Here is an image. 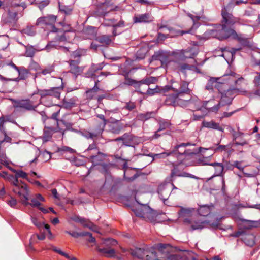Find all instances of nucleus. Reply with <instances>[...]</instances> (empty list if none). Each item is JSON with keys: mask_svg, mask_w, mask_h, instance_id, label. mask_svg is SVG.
I'll return each instance as SVG.
<instances>
[{"mask_svg": "<svg viewBox=\"0 0 260 260\" xmlns=\"http://www.w3.org/2000/svg\"><path fill=\"white\" fill-rule=\"evenodd\" d=\"M222 24L216 30L212 31V35L219 40L226 39L229 38L239 40L240 37L239 35L234 29L231 28L234 24L239 22V19L228 12L225 9L222 11Z\"/></svg>", "mask_w": 260, "mask_h": 260, "instance_id": "nucleus-1", "label": "nucleus"}, {"mask_svg": "<svg viewBox=\"0 0 260 260\" xmlns=\"http://www.w3.org/2000/svg\"><path fill=\"white\" fill-rule=\"evenodd\" d=\"M164 245H161L158 251L153 247H146L145 248H136L131 250V253L134 256L146 260H168L170 259L169 252Z\"/></svg>", "mask_w": 260, "mask_h": 260, "instance_id": "nucleus-2", "label": "nucleus"}, {"mask_svg": "<svg viewBox=\"0 0 260 260\" xmlns=\"http://www.w3.org/2000/svg\"><path fill=\"white\" fill-rule=\"evenodd\" d=\"M194 211L193 208H182L179 212V217L183 220L184 223L190 224L193 230L203 229L205 224L204 221L197 222L193 220L192 213Z\"/></svg>", "mask_w": 260, "mask_h": 260, "instance_id": "nucleus-3", "label": "nucleus"}, {"mask_svg": "<svg viewBox=\"0 0 260 260\" xmlns=\"http://www.w3.org/2000/svg\"><path fill=\"white\" fill-rule=\"evenodd\" d=\"M138 203V206L133 209L136 216L149 220L152 219L155 215V211L146 204Z\"/></svg>", "mask_w": 260, "mask_h": 260, "instance_id": "nucleus-4", "label": "nucleus"}, {"mask_svg": "<svg viewBox=\"0 0 260 260\" xmlns=\"http://www.w3.org/2000/svg\"><path fill=\"white\" fill-rule=\"evenodd\" d=\"M14 193L19 195L22 199L23 204H28L29 190L27 186L21 181L16 184L13 188Z\"/></svg>", "mask_w": 260, "mask_h": 260, "instance_id": "nucleus-5", "label": "nucleus"}, {"mask_svg": "<svg viewBox=\"0 0 260 260\" xmlns=\"http://www.w3.org/2000/svg\"><path fill=\"white\" fill-rule=\"evenodd\" d=\"M172 189H176L173 183L161 184L158 188V193L161 200H166L169 197Z\"/></svg>", "mask_w": 260, "mask_h": 260, "instance_id": "nucleus-6", "label": "nucleus"}, {"mask_svg": "<svg viewBox=\"0 0 260 260\" xmlns=\"http://www.w3.org/2000/svg\"><path fill=\"white\" fill-rule=\"evenodd\" d=\"M56 16L50 15L46 17H40L38 19L37 24L38 25H51L52 31H57V29L54 27L53 24L56 22Z\"/></svg>", "mask_w": 260, "mask_h": 260, "instance_id": "nucleus-7", "label": "nucleus"}, {"mask_svg": "<svg viewBox=\"0 0 260 260\" xmlns=\"http://www.w3.org/2000/svg\"><path fill=\"white\" fill-rule=\"evenodd\" d=\"M107 122L110 123L109 126L110 129L113 133L118 134L122 128V125L119 122V121L113 118H110L107 121Z\"/></svg>", "mask_w": 260, "mask_h": 260, "instance_id": "nucleus-8", "label": "nucleus"}, {"mask_svg": "<svg viewBox=\"0 0 260 260\" xmlns=\"http://www.w3.org/2000/svg\"><path fill=\"white\" fill-rule=\"evenodd\" d=\"M16 108H23L27 110H32L37 107L34 106L32 103L28 100H21L16 102L15 105Z\"/></svg>", "mask_w": 260, "mask_h": 260, "instance_id": "nucleus-9", "label": "nucleus"}, {"mask_svg": "<svg viewBox=\"0 0 260 260\" xmlns=\"http://www.w3.org/2000/svg\"><path fill=\"white\" fill-rule=\"evenodd\" d=\"M220 78H211L207 83L206 89L208 90H213L214 88H217L219 90V88L221 86V83L219 81Z\"/></svg>", "mask_w": 260, "mask_h": 260, "instance_id": "nucleus-10", "label": "nucleus"}, {"mask_svg": "<svg viewBox=\"0 0 260 260\" xmlns=\"http://www.w3.org/2000/svg\"><path fill=\"white\" fill-rule=\"evenodd\" d=\"M133 19L135 23L149 22L153 20L152 17L148 14L135 16Z\"/></svg>", "mask_w": 260, "mask_h": 260, "instance_id": "nucleus-11", "label": "nucleus"}, {"mask_svg": "<svg viewBox=\"0 0 260 260\" xmlns=\"http://www.w3.org/2000/svg\"><path fill=\"white\" fill-rule=\"evenodd\" d=\"M231 102L232 99L231 98H228L227 96L222 94L220 102L216 106L211 108V110L212 111H216L219 109L220 105L224 106L226 104L229 105L231 103Z\"/></svg>", "mask_w": 260, "mask_h": 260, "instance_id": "nucleus-12", "label": "nucleus"}, {"mask_svg": "<svg viewBox=\"0 0 260 260\" xmlns=\"http://www.w3.org/2000/svg\"><path fill=\"white\" fill-rule=\"evenodd\" d=\"M202 125L204 127H205L207 128L217 129V130H219L221 132L223 131V129L221 126H220V125L218 123H216L213 121H204L202 122Z\"/></svg>", "mask_w": 260, "mask_h": 260, "instance_id": "nucleus-13", "label": "nucleus"}, {"mask_svg": "<svg viewBox=\"0 0 260 260\" xmlns=\"http://www.w3.org/2000/svg\"><path fill=\"white\" fill-rule=\"evenodd\" d=\"M198 53L197 49L192 48L189 49L182 50L181 51V57L184 58H192Z\"/></svg>", "mask_w": 260, "mask_h": 260, "instance_id": "nucleus-14", "label": "nucleus"}, {"mask_svg": "<svg viewBox=\"0 0 260 260\" xmlns=\"http://www.w3.org/2000/svg\"><path fill=\"white\" fill-rule=\"evenodd\" d=\"M210 165L214 167V176H220L222 174L224 170V167L222 164L219 162H214L211 163Z\"/></svg>", "mask_w": 260, "mask_h": 260, "instance_id": "nucleus-15", "label": "nucleus"}, {"mask_svg": "<svg viewBox=\"0 0 260 260\" xmlns=\"http://www.w3.org/2000/svg\"><path fill=\"white\" fill-rule=\"evenodd\" d=\"M237 50H238V49L232 48L231 51H228L225 49L222 50V54L221 56L223 57L227 62H229L230 59L233 58L235 53Z\"/></svg>", "mask_w": 260, "mask_h": 260, "instance_id": "nucleus-16", "label": "nucleus"}, {"mask_svg": "<svg viewBox=\"0 0 260 260\" xmlns=\"http://www.w3.org/2000/svg\"><path fill=\"white\" fill-rule=\"evenodd\" d=\"M71 71L76 75H78L82 73L83 69L76 66L75 61L72 60L70 62Z\"/></svg>", "mask_w": 260, "mask_h": 260, "instance_id": "nucleus-17", "label": "nucleus"}, {"mask_svg": "<svg viewBox=\"0 0 260 260\" xmlns=\"http://www.w3.org/2000/svg\"><path fill=\"white\" fill-rule=\"evenodd\" d=\"M98 251L107 257H113L115 253V250L112 248H99Z\"/></svg>", "mask_w": 260, "mask_h": 260, "instance_id": "nucleus-18", "label": "nucleus"}, {"mask_svg": "<svg viewBox=\"0 0 260 260\" xmlns=\"http://www.w3.org/2000/svg\"><path fill=\"white\" fill-rule=\"evenodd\" d=\"M105 25L107 26H112L113 27V34L114 36H116L117 33L116 32V29L119 27H123V22H119L118 24H114L112 20H108L105 22Z\"/></svg>", "mask_w": 260, "mask_h": 260, "instance_id": "nucleus-19", "label": "nucleus"}, {"mask_svg": "<svg viewBox=\"0 0 260 260\" xmlns=\"http://www.w3.org/2000/svg\"><path fill=\"white\" fill-rule=\"evenodd\" d=\"M211 211V209L209 206L204 205L200 207L198 210L199 214L201 216H206L208 215Z\"/></svg>", "mask_w": 260, "mask_h": 260, "instance_id": "nucleus-20", "label": "nucleus"}, {"mask_svg": "<svg viewBox=\"0 0 260 260\" xmlns=\"http://www.w3.org/2000/svg\"><path fill=\"white\" fill-rule=\"evenodd\" d=\"M53 134V131L50 128H46L45 129L43 136V140L44 142H47L51 138Z\"/></svg>", "mask_w": 260, "mask_h": 260, "instance_id": "nucleus-21", "label": "nucleus"}, {"mask_svg": "<svg viewBox=\"0 0 260 260\" xmlns=\"http://www.w3.org/2000/svg\"><path fill=\"white\" fill-rule=\"evenodd\" d=\"M254 236L252 235H248L244 238L245 244L249 246H252L254 243Z\"/></svg>", "mask_w": 260, "mask_h": 260, "instance_id": "nucleus-22", "label": "nucleus"}, {"mask_svg": "<svg viewBox=\"0 0 260 260\" xmlns=\"http://www.w3.org/2000/svg\"><path fill=\"white\" fill-rule=\"evenodd\" d=\"M125 84L128 85H133L135 87H139L141 86V82L136 81L130 78L125 79Z\"/></svg>", "mask_w": 260, "mask_h": 260, "instance_id": "nucleus-23", "label": "nucleus"}, {"mask_svg": "<svg viewBox=\"0 0 260 260\" xmlns=\"http://www.w3.org/2000/svg\"><path fill=\"white\" fill-rule=\"evenodd\" d=\"M157 81V79L154 77H150L146 79H144L141 81V85L142 84L149 85L150 84L154 83Z\"/></svg>", "mask_w": 260, "mask_h": 260, "instance_id": "nucleus-24", "label": "nucleus"}, {"mask_svg": "<svg viewBox=\"0 0 260 260\" xmlns=\"http://www.w3.org/2000/svg\"><path fill=\"white\" fill-rule=\"evenodd\" d=\"M79 223H80L85 227H88L89 228L91 229L92 230L95 231V226L92 225L90 222L84 218H81Z\"/></svg>", "mask_w": 260, "mask_h": 260, "instance_id": "nucleus-25", "label": "nucleus"}, {"mask_svg": "<svg viewBox=\"0 0 260 260\" xmlns=\"http://www.w3.org/2000/svg\"><path fill=\"white\" fill-rule=\"evenodd\" d=\"M169 125V123L166 122H162L160 124V126L158 131L155 133V134L153 136V138L156 139L159 137L160 135L158 134V133L162 130L165 129L166 128L168 127Z\"/></svg>", "mask_w": 260, "mask_h": 260, "instance_id": "nucleus-26", "label": "nucleus"}, {"mask_svg": "<svg viewBox=\"0 0 260 260\" xmlns=\"http://www.w3.org/2000/svg\"><path fill=\"white\" fill-rule=\"evenodd\" d=\"M48 249H51L53 251L59 254L60 255L63 256L64 257H66L68 255V253L62 251L60 249L57 248V247H55L52 245H50V247L49 248H47Z\"/></svg>", "mask_w": 260, "mask_h": 260, "instance_id": "nucleus-27", "label": "nucleus"}, {"mask_svg": "<svg viewBox=\"0 0 260 260\" xmlns=\"http://www.w3.org/2000/svg\"><path fill=\"white\" fill-rule=\"evenodd\" d=\"M6 179L8 180L9 181H10L14 186V187L17 184L19 183V181L17 179L16 176L15 177L13 175H8L7 174V175L5 178Z\"/></svg>", "mask_w": 260, "mask_h": 260, "instance_id": "nucleus-28", "label": "nucleus"}, {"mask_svg": "<svg viewBox=\"0 0 260 260\" xmlns=\"http://www.w3.org/2000/svg\"><path fill=\"white\" fill-rule=\"evenodd\" d=\"M66 233H68V234L70 235L72 237L74 238H78L79 237H82V236H85L88 234V232H71L69 231H66Z\"/></svg>", "mask_w": 260, "mask_h": 260, "instance_id": "nucleus-29", "label": "nucleus"}, {"mask_svg": "<svg viewBox=\"0 0 260 260\" xmlns=\"http://www.w3.org/2000/svg\"><path fill=\"white\" fill-rule=\"evenodd\" d=\"M14 172L16 173V176L17 178L18 179L19 177L27 179V174L25 172H23V171L19 170V171H16L15 170H12Z\"/></svg>", "mask_w": 260, "mask_h": 260, "instance_id": "nucleus-30", "label": "nucleus"}, {"mask_svg": "<svg viewBox=\"0 0 260 260\" xmlns=\"http://www.w3.org/2000/svg\"><path fill=\"white\" fill-rule=\"evenodd\" d=\"M50 96H54L57 99L59 98L60 95V91L59 88H53L50 89Z\"/></svg>", "mask_w": 260, "mask_h": 260, "instance_id": "nucleus-31", "label": "nucleus"}, {"mask_svg": "<svg viewBox=\"0 0 260 260\" xmlns=\"http://www.w3.org/2000/svg\"><path fill=\"white\" fill-rule=\"evenodd\" d=\"M173 153H167V152H163L159 154H155L153 155V159H159V158H164L167 157L168 156L171 155Z\"/></svg>", "mask_w": 260, "mask_h": 260, "instance_id": "nucleus-32", "label": "nucleus"}, {"mask_svg": "<svg viewBox=\"0 0 260 260\" xmlns=\"http://www.w3.org/2000/svg\"><path fill=\"white\" fill-rule=\"evenodd\" d=\"M104 244L107 246H114L117 244V242L113 239L109 238L104 241Z\"/></svg>", "mask_w": 260, "mask_h": 260, "instance_id": "nucleus-33", "label": "nucleus"}, {"mask_svg": "<svg viewBox=\"0 0 260 260\" xmlns=\"http://www.w3.org/2000/svg\"><path fill=\"white\" fill-rule=\"evenodd\" d=\"M99 41L101 43L109 44L111 41L108 36H103L99 39Z\"/></svg>", "mask_w": 260, "mask_h": 260, "instance_id": "nucleus-34", "label": "nucleus"}, {"mask_svg": "<svg viewBox=\"0 0 260 260\" xmlns=\"http://www.w3.org/2000/svg\"><path fill=\"white\" fill-rule=\"evenodd\" d=\"M154 115L153 112H148L146 114H142L140 115V117L142 120H147L152 117Z\"/></svg>", "mask_w": 260, "mask_h": 260, "instance_id": "nucleus-35", "label": "nucleus"}, {"mask_svg": "<svg viewBox=\"0 0 260 260\" xmlns=\"http://www.w3.org/2000/svg\"><path fill=\"white\" fill-rule=\"evenodd\" d=\"M158 92L159 89L158 88V86H156V87L154 89L148 88L146 93L149 95H153L154 94L158 93Z\"/></svg>", "mask_w": 260, "mask_h": 260, "instance_id": "nucleus-36", "label": "nucleus"}, {"mask_svg": "<svg viewBox=\"0 0 260 260\" xmlns=\"http://www.w3.org/2000/svg\"><path fill=\"white\" fill-rule=\"evenodd\" d=\"M35 54V50L34 49L32 48H27L26 52L25 55L27 57H32Z\"/></svg>", "mask_w": 260, "mask_h": 260, "instance_id": "nucleus-37", "label": "nucleus"}, {"mask_svg": "<svg viewBox=\"0 0 260 260\" xmlns=\"http://www.w3.org/2000/svg\"><path fill=\"white\" fill-rule=\"evenodd\" d=\"M31 221L34 224L36 225L38 228L41 229L43 227V223H41L38 221V220L35 217L31 218Z\"/></svg>", "mask_w": 260, "mask_h": 260, "instance_id": "nucleus-38", "label": "nucleus"}, {"mask_svg": "<svg viewBox=\"0 0 260 260\" xmlns=\"http://www.w3.org/2000/svg\"><path fill=\"white\" fill-rule=\"evenodd\" d=\"M211 157V156H210L208 157L200 159L199 160V163L202 165H210L211 164L208 162V160L210 159Z\"/></svg>", "mask_w": 260, "mask_h": 260, "instance_id": "nucleus-39", "label": "nucleus"}, {"mask_svg": "<svg viewBox=\"0 0 260 260\" xmlns=\"http://www.w3.org/2000/svg\"><path fill=\"white\" fill-rule=\"evenodd\" d=\"M17 200L15 198L11 197L10 200L8 201L7 203L11 207H15L17 204Z\"/></svg>", "mask_w": 260, "mask_h": 260, "instance_id": "nucleus-40", "label": "nucleus"}, {"mask_svg": "<svg viewBox=\"0 0 260 260\" xmlns=\"http://www.w3.org/2000/svg\"><path fill=\"white\" fill-rule=\"evenodd\" d=\"M50 90H44L39 91V94L42 98L47 95L50 96Z\"/></svg>", "mask_w": 260, "mask_h": 260, "instance_id": "nucleus-41", "label": "nucleus"}, {"mask_svg": "<svg viewBox=\"0 0 260 260\" xmlns=\"http://www.w3.org/2000/svg\"><path fill=\"white\" fill-rule=\"evenodd\" d=\"M146 51V49H144V50H143V49H142V50H140L139 51H138V52H137L138 58H139L140 59L144 58L145 57V53Z\"/></svg>", "mask_w": 260, "mask_h": 260, "instance_id": "nucleus-42", "label": "nucleus"}, {"mask_svg": "<svg viewBox=\"0 0 260 260\" xmlns=\"http://www.w3.org/2000/svg\"><path fill=\"white\" fill-rule=\"evenodd\" d=\"M187 90H188V84L186 82H183L182 83L181 88L180 91L179 92V93H181V92H185L187 91Z\"/></svg>", "mask_w": 260, "mask_h": 260, "instance_id": "nucleus-43", "label": "nucleus"}, {"mask_svg": "<svg viewBox=\"0 0 260 260\" xmlns=\"http://www.w3.org/2000/svg\"><path fill=\"white\" fill-rule=\"evenodd\" d=\"M135 108V105L133 103H128L126 104L125 106V108L129 110H132Z\"/></svg>", "mask_w": 260, "mask_h": 260, "instance_id": "nucleus-44", "label": "nucleus"}, {"mask_svg": "<svg viewBox=\"0 0 260 260\" xmlns=\"http://www.w3.org/2000/svg\"><path fill=\"white\" fill-rule=\"evenodd\" d=\"M31 205L34 207H39L40 205L39 201L36 198L31 200Z\"/></svg>", "mask_w": 260, "mask_h": 260, "instance_id": "nucleus-45", "label": "nucleus"}, {"mask_svg": "<svg viewBox=\"0 0 260 260\" xmlns=\"http://www.w3.org/2000/svg\"><path fill=\"white\" fill-rule=\"evenodd\" d=\"M4 135H5V138H4V140L2 141H0V145L4 142H9L10 143L11 141V138L10 137L6 135V133L5 132L4 133Z\"/></svg>", "mask_w": 260, "mask_h": 260, "instance_id": "nucleus-46", "label": "nucleus"}, {"mask_svg": "<svg viewBox=\"0 0 260 260\" xmlns=\"http://www.w3.org/2000/svg\"><path fill=\"white\" fill-rule=\"evenodd\" d=\"M137 2L142 4H146L148 5H151L153 4L152 2L148 0H138Z\"/></svg>", "mask_w": 260, "mask_h": 260, "instance_id": "nucleus-47", "label": "nucleus"}, {"mask_svg": "<svg viewBox=\"0 0 260 260\" xmlns=\"http://www.w3.org/2000/svg\"><path fill=\"white\" fill-rule=\"evenodd\" d=\"M52 71H53L52 68L51 67H50V68H47L45 70H43L42 71V73L43 75H46L47 74L50 73L51 72H52Z\"/></svg>", "mask_w": 260, "mask_h": 260, "instance_id": "nucleus-48", "label": "nucleus"}, {"mask_svg": "<svg viewBox=\"0 0 260 260\" xmlns=\"http://www.w3.org/2000/svg\"><path fill=\"white\" fill-rule=\"evenodd\" d=\"M86 236H88L89 238L88 240L90 242L92 243H95V238L93 237L92 236V234L88 232V234Z\"/></svg>", "mask_w": 260, "mask_h": 260, "instance_id": "nucleus-49", "label": "nucleus"}, {"mask_svg": "<svg viewBox=\"0 0 260 260\" xmlns=\"http://www.w3.org/2000/svg\"><path fill=\"white\" fill-rule=\"evenodd\" d=\"M188 16L190 17V18L192 20L193 22L194 23L195 21H198L200 19V17L199 16H193L191 14H188ZM194 25V23L193 24Z\"/></svg>", "mask_w": 260, "mask_h": 260, "instance_id": "nucleus-50", "label": "nucleus"}, {"mask_svg": "<svg viewBox=\"0 0 260 260\" xmlns=\"http://www.w3.org/2000/svg\"><path fill=\"white\" fill-rule=\"evenodd\" d=\"M81 217L78 216H74L71 218V219L76 222H79Z\"/></svg>", "mask_w": 260, "mask_h": 260, "instance_id": "nucleus-51", "label": "nucleus"}, {"mask_svg": "<svg viewBox=\"0 0 260 260\" xmlns=\"http://www.w3.org/2000/svg\"><path fill=\"white\" fill-rule=\"evenodd\" d=\"M6 194L5 187H3L0 189V198H3Z\"/></svg>", "mask_w": 260, "mask_h": 260, "instance_id": "nucleus-52", "label": "nucleus"}, {"mask_svg": "<svg viewBox=\"0 0 260 260\" xmlns=\"http://www.w3.org/2000/svg\"><path fill=\"white\" fill-rule=\"evenodd\" d=\"M51 192H52V195L53 196V197L55 198L58 199L57 192V190L56 189H53L51 190Z\"/></svg>", "mask_w": 260, "mask_h": 260, "instance_id": "nucleus-53", "label": "nucleus"}, {"mask_svg": "<svg viewBox=\"0 0 260 260\" xmlns=\"http://www.w3.org/2000/svg\"><path fill=\"white\" fill-rule=\"evenodd\" d=\"M36 199L39 201H44V198L40 194H38L36 195Z\"/></svg>", "mask_w": 260, "mask_h": 260, "instance_id": "nucleus-54", "label": "nucleus"}, {"mask_svg": "<svg viewBox=\"0 0 260 260\" xmlns=\"http://www.w3.org/2000/svg\"><path fill=\"white\" fill-rule=\"evenodd\" d=\"M234 166L239 169V170H242L243 168L241 166L240 164L238 161H236L234 164Z\"/></svg>", "mask_w": 260, "mask_h": 260, "instance_id": "nucleus-55", "label": "nucleus"}, {"mask_svg": "<svg viewBox=\"0 0 260 260\" xmlns=\"http://www.w3.org/2000/svg\"><path fill=\"white\" fill-rule=\"evenodd\" d=\"M37 237L38 239L41 240H43L45 238V235L44 233L41 234L40 235H37Z\"/></svg>", "mask_w": 260, "mask_h": 260, "instance_id": "nucleus-56", "label": "nucleus"}, {"mask_svg": "<svg viewBox=\"0 0 260 260\" xmlns=\"http://www.w3.org/2000/svg\"><path fill=\"white\" fill-rule=\"evenodd\" d=\"M66 258H67L69 260H78L76 257L70 255L69 254H68Z\"/></svg>", "mask_w": 260, "mask_h": 260, "instance_id": "nucleus-57", "label": "nucleus"}, {"mask_svg": "<svg viewBox=\"0 0 260 260\" xmlns=\"http://www.w3.org/2000/svg\"><path fill=\"white\" fill-rule=\"evenodd\" d=\"M52 223L53 224H56L59 223V220L57 218H55L52 220Z\"/></svg>", "mask_w": 260, "mask_h": 260, "instance_id": "nucleus-58", "label": "nucleus"}, {"mask_svg": "<svg viewBox=\"0 0 260 260\" xmlns=\"http://www.w3.org/2000/svg\"><path fill=\"white\" fill-rule=\"evenodd\" d=\"M178 176H184V177H191V178H193V177L191 176L190 175H189L187 173H183L181 175H178Z\"/></svg>", "mask_w": 260, "mask_h": 260, "instance_id": "nucleus-59", "label": "nucleus"}, {"mask_svg": "<svg viewBox=\"0 0 260 260\" xmlns=\"http://www.w3.org/2000/svg\"><path fill=\"white\" fill-rule=\"evenodd\" d=\"M64 150H66V151H69L70 152H71V153H73L74 152V150L71 148H69V147H66L64 149Z\"/></svg>", "mask_w": 260, "mask_h": 260, "instance_id": "nucleus-60", "label": "nucleus"}, {"mask_svg": "<svg viewBox=\"0 0 260 260\" xmlns=\"http://www.w3.org/2000/svg\"><path fill=\"white\" fill-rule=\"evenodd\" d=\"M186 145H188V144H182L180 145H178V146L176 147V148L178 149H179V148H184L185 146H186Z\"/></svg>", "mask_w": 260, "mask_h": 260, "instance_id": "nucleus-61", "label": "nucleus"}, {"mask_svg": "<svg viewBox=\"0 0 260 260\" xmlns=\"http://www.w3.org/2000/svg\"><path fill=\"white\" fill-rule=\"evenodd\" d=\"M99 117L100 119L103 120L105 124H106L107 123V120L106 119H105L104 115H99Z\"/></svg>", "mask_w": 260, "mask_h": 260, "instance_id": "nucleus-62", "label": "nucleus"}, {"mask_svg": "<svg viewBox=\"0 0 260 260\" xmlns=\"http://www.w3.org/2000/svg\"><path fill=\"white\" fill-rule=\"evenodd\" d=\"M241 3H247V2L246 1L244 2L243 0H237L236 2V5H239L240 4H241Z\"/></svg>", "mask_w": 260, "mask_h": 260, "instance_id": "nucleus-63", "label": "nucleus"}, {"mask_svg": "<svg viewBox=\"0 0 260 260\" xmlns=\"http://www.w3.org/2000/svg\"><path fill=\"white\" fill-rule=\"evenodd\" d=\"M210 260H221V259L219 256H216L211 258Z\"/></svg>", "mask_w": 260, "mask_h": 260, "instance_id": "nucleus-64", "label": "nucleus"}]
</instances>
